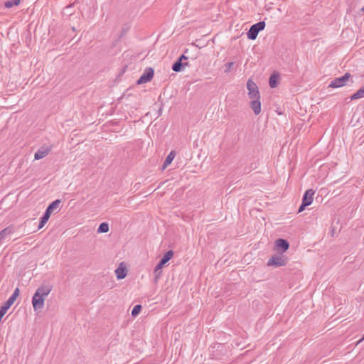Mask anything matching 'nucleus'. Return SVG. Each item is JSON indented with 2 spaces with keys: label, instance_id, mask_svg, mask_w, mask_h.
Returning <instances> with one entry per match:
<instances>
[{
  "label": "nucleus",
  "instance_id": "5701e85b",
  "mask_svg": "<svg viewBox=\"0 0 364 364\" xmlns=\"http://www.w3.org/2000/svg\"><path fill=\"white\" fill-rule=\"evenodd\" d=\"M15 301L16 300L14 299L10 296L9 299L4 303V304L10 308Z\"/></svg>",
  "mask_w": 364,
  "mask_h": 364
},
{
  "label": "nucleus",
  "instance_id": "0eeeda50",
  "mask_svg": "<svg viewBox=\"0 0 364 364\" xmlns=\"http://www.w3.org/2000/svg\"><path fill=\"white\" fill-rule=\"evenodd\" d=\"M286 264V261L282 256H273L267 262L268 266L282 267Z\"/></svg>",
  "mask_w": 364,
  "mask_h": 364
},
{
  "label": "nucleus",
  "instance_id": "4be33fe9",
  "mask_svg": "<svg viewBox=\"0 0 364 364\" xmlns=\"http://www.w3.org/2000/svg\"><path fill=\"white\" fill-rule=\"evenodd\" d=\"M141 310V305L137 304V305L134 306L132 311V315L133 316H136L140 313Z\"/></svg>",
  "mask_w": 364,
  "mask_h": 364
},
{
  "label": "nucleus",
  "instance_id": "393cba45",
  "mask_svg": "<svg viewBox=\"0 0 364 364\" xmlns=\"http://www.w3.org/2000/svg\"><path fill=\"white\" fill-rule=\"evenodd\" d=\"M19 289L18 288H16L14 291L13 292L12 295L11 296V297H12L13 299H14L15 300L16 299V298L19 295Z\"/></svg>",
  "mask_w": 364,
  "mask_h": 364
},
{
  "label": "nucleus",
  "instance_id": "9d476101",
  "mask_svg": "<svg viewBox=\"0 0 364 364\" xmlns=\"http://www.w3.org/2000/svg\"><path fill=\"white\" fill-rule=\"evenodd\" d=\"M14 232L12 226H9L0 232V247L3 244L4 240Z\"/></svg>",
  "mask_w": 364,
  "mask_h": 364
},
{
  "label": "nucleus",
  "instance_id": "f3484780",
  "mask_svg": "<svg viewBox=\"0 0 364 364\" xmlns=\"http://www.w3.org/2000/svg\"><path fill=\"white\" fill-rule=\"evenodd\" d=\"M50 217V215L49 213H48L47 212H45V213L41 218V220H40V223L38 225V230L41 229L46 225V223L49 220Z\"/></svg>",
  "mask_w": 364,
  "mask_h": 364
},
{
  "label": "nucleus",
  "instance_id": "412c9836",
  "mask_svg": "<svg viewBox=\"0 0 364 364\" xmlns=\"http://www.w3.org/2000/svg\"><path fill=\"white\" fill-rule=\"evenodd\" d=\"M20 4V0H11L5 2V7L11 8L14 6H17Z\"/></svg>",
  "mask_w": 364,
  "mask_h": 364
},
{
  "label": "nucleus",
  "instance_id": "f03ea898",
  "mask_svg": "<svg viewBox=\"0 0 364 364\" xmlns=\"http://www.w3.org/2000/svg\"><path fill=\"white\" fill-rule=\"evenodd\" d=\"M173 255V252L172 250H169L166 252L159 264L156 266L154 270V282H157L159 278L161 276L162 269L164 266L172 258Z\"/></svg>",
  "mask_w": 364,
  "mask_h": 364
},
{
  "label": "nucleus",
  "instance_id": "20e7f679",
  "mask_svg": "<svg viewBox=\"0 0 364 364\" xmlns=\"http://www.w3.org/2000/svg\"><path fill=\"white\" fill-rule=\"evenodd\" d=\"M265 28V22L259 21L255 24H253L250 30L248 31L247 35V38L250 40H255L258 36L259 31L264 30Z\"/></svg>",
  "mask_w": 364,
  "mask_h": 364
},
{
  "label": "nucleus",
  "instance_id": "bb28decb",
  "mask_svg": "<svg viewBox=\"0 0 364 364\" xmlns=\"http://www.w3.org/2000/svg\"><path fill=\"white\" fill-rule=\"evenodd\" d=\"M306 206H309V205L305 204V203H302L301 205H300L299 208V213L302 212L305 209V208Z\"/></svg>",
  "mask_w": 364,
  "mask_h": 364
},
{
  "label": "nucleus",
  "instance_id": "b1692460",
  "mask_svg": "<svg viewBox=\"0 0 364 364\" xmlns=\"http://www.w3.org/2000/svg\"><path fill=\"white\" fill-rule=\"evenodd\" d=\"M234 65V63L233 62H230V63H228L226 65H225V73H228L230 69L232 68V65Z\"/></svg>",
  "mask_w": 364,
  "mask_h": 364
},
{
  "label": "nucleus",
  "instance_id": "ddd939ff",
  "mask_svg": "<svg viewBox=\"0 0 364 364\" xmlns=\"http://www.w3.org/2000/svg\"><path fill=\"white\" fill-rule=\"evenodd\" d=\"M61 203L60 200H55L52 202L46 208V212L51 215L55 210L59 208V205Z\"/></svg>",
  "mask_w": 364,
  "mask_h": 364
},
{
  "label": "nucleus",
  "instance_id": "2eb2a0df",
  "mask_svg": "<svg viewBox=\"0 0 364 364\" xmlns=\"http://www.w3.org/2000/svg\"><path fill=\"white\" fill-rule=\"evenodd\" d=\"M188 63L187 62H181V60H177L173 65H172V70L175 72H180L182 70V68L187 66Z\"/></svg>",
  "mask_w": 364,
  "mask_h": 364
},
{
  "label": "nucleus",
  "instance_id": "c85d7f7f",
  "mask_svg": "<svg viewBox=\"0 0 364 364\" xmlns=\"http://www.w3.org/2000/svg\"><path fill=\"white\" fill-rule=\"evenodd\" d=\"M360 11L364 12V6L361 8Z\"/></svg>",
  "mask_w": 364,
  "mask_h": 364
},
{
  "label": "nucleus",
  "instance_id": "39448f33",
  "mask_svg": "<svg viewBox=\"0 0 364 364\" xmlns=\"http://www.w3.org/2000/svg\"><path fill=\"white\" fill-rule=\"evenodd\" d=\"M350 75L347 73L343 76L333 79L329 84L330 87L338 88L346 85L349 80Z\"/></svg>",
  "mask_w": 364,
  "mask_h": 364
},
{
  "label": "nucleus",
  "instance_id": "9b49d317",
  "mask_svg": "<svg viewBox=\"0 0 364 364\" xmlns=\"http://www.w3.org/2000/svg\"><path fill=\"white\" fill-rule=\"evenodd\" d=\"M314 193H315V192L312 189H309V190L306 191V192L303 196V198H302V203H304L308 205H310L313 201V197H314Z\"/></svg>",
  "mask_w": 364,
  "mask_h": 364
},
{
  "label": "nucleus",
  "instance_id": "6ab92c4d",
  "mask_svg": "<svg viewBox=\"0 0 364 364\" xmlns=\"http://www.w3.org/2000/svg\"><path fill=\"white\" fill-rule=\"evenodd\" d=\"M278 75L277 74H272L269 77V86L272 88L276 87L277 85V80H278Z\"/></svg>",
  "mask_w": 364,
  "mask_h": 364
},
{
  "label": "nucleus",
  "instance_id": "a211bd4d",
  "mask_svg": "<svg viewBox=\"0 0 364 364\" xmlns=\"http://www.w3.org/2000/svg\"><path fill=\"white\" fill-rule=\"evenodd\" d=\"M364 97V86L360 87L355 93H354L351 97L350 99L353 100H357L360 98Z\"/></svg>",
  "mask_w": 364,
  "mask_h": 364
},
{
  "label": "nucleus",
  "instance_id": "6e6552de",
  "mask_svg": "<svg viewBox=\"0 0 364 364\" xmlns=\"http://www.w3.org/2000/svg\"><path fill=\"white\" fill-rule=\"evenodd\" d=\"M51 151V146H44L39 149L34 155L35 160L45 158Z\"/></svg>",
  "mask_w": 364,
  "mask_h": 364
},
{
  "label": "nucleus",
  "instance_id": "f8f14e48",
  "mask_svg": "<svg viewBox=\"0 0 364 364\" xmlns=\"http://www.w3.org/2000/svg\"><path fill=\"white\" fill-rule=\"evenodd\" d=\"M127 270L125 266L121 263L115 270V275L117 279H122L127 276Z\"/></svg>",
  "mask_w": 364,
  "mask_h": 364
},
{
  "label": "nucleus",
  "instance_id": "4468645a",
  "mask_svg": "<svg viewBox=\"0 0 364 364\" xmlns=\"http://www.w3.org/2000/svg\"><path fill=\"white\" fill-rule=\"evenodd\" d=\"M176 156V151H171L168 155L167 156V157L166 158L164 164H163V166H162V169L164 170L165 168H166L173 161V160L174 159Z\"/></svg>",
  "mask_w": 364,
  "mask_h": 364
},
{
  "label": "nucleus",
  "instance_id": "423d86ee",
  "mask_svg": "<svg viewBox=\"0 0 364 364\" xmlns=\"http://www.w3.org/2000/svg\"><path fill=\"white\" fill-rule=\"evenodd\" d=\"M154 73V70L151 68H146L137 80V84L141 85L149 82L153 78Z\"/></svg>",
  "mask_w": 364,
  "mask_h": 364
},
{
  "label": "nucleus",
  "instance_id": "7ed1b4c3",
  "mask_svg": "<svg viewBox=\"0 0 364 364\" xmlns=\"http://www.w3.org/2000/svg\"><path fill=\"white\" fill-rule=\"evenodd\" d=\"M247 89L248 90L247 95L250 100L260 99V95L257 85L251 79L247 80Z\"/></svg>",
  "mask_w": 364,
  "mask_h": 364
},
{
  "label": "nucleus",
  "instance_id": "dca6fc26",
  "mask_svg": "<svg viewBox=\"0 0 364 364\" xmlns=\"http://www.w3.org/2000/svg\"><path fill=\"white\" fill-rule=\"evenodd\" d=\"M276 245L278 248L282 249L283 252H286L289 247V242L284 239H278L276 241Z\"/></svg>",
  "mask_w": 364,
  "mask_h": 364
},
{
  "label": "nucleus",
  "instance_id": "f257e3e1",
  "mask_svg": "<svg viewBox=\"0 0 364 364\" xmlns=\"http://www.w3.org/2000/svg\"><path fill=\"white\" fill-rule=\"evenodd\" d=\"M51 290L52 287L49 285H42L36 289L32 298V304L35 311L43 308L45 299Z\"/></svg>",
  "mask_w": 364,
  "mask_h": 364
},
{
  "label": "nucleus",
  "instance_id": "cd10ccee",
  "mask_svg": "<svg viewBox=\"0 0 364 364\" xmlns=\"http://www.w3.org/2000/svg\"><path fill=\"white\" fill-rule=\"evenodd\" d=\"M188 58L186 55H182L178 60H181V62H183V60H186Z\"/></svg>",
  "mask_w": 364,
  "mask_h": 364
},
{
  "label": "nucleus",
  "instance_id": "a878e982",
  "mask_svg": "<svg viewBox=\"0 0 364 364\" xmlns=\"http://www.w3.org/2000/svg\"><path fill=\"white\" fill-rule=\"evenodd\" d=\"M9 309V306H6L4 304H3V306L1 307L0 310L4 312V314L6 313L7 310Z\"/></svg>",
  "mask_w": 364,
  "mask_h": 364
},
{
  "label": "nucleus",
  "instance_id": "aec40b11",
  "mask_svg": "<svg viewBox=\"0 0 364 364\" xmlns=\"http://www.w3.org/2000/svg\"><path fill=\"white\" fill-rule=\"evenodd\" d=\"M109 231V225L106 223H102L100 225L97 229L98 233H105Z\"/></svg>",
  "mask_w": 364,
  "mask_h": 364
},
{
  "label": "nucleus",
  "instance_id": "1a4fd4ad",
  "mask_svg": "<svg viewBox=\"0 0 364 364\" xmlns=\"http://www.w3.org/2000/svg\"><path fill=\"white\" fill-rule=\"evenodd\" d=\"M250 107L252 109L255 115H258L261 112L260 99L250 100Z\"/></svg>",
  "mask_w": 364,
  "mask_h": 364
}]
</instances>
